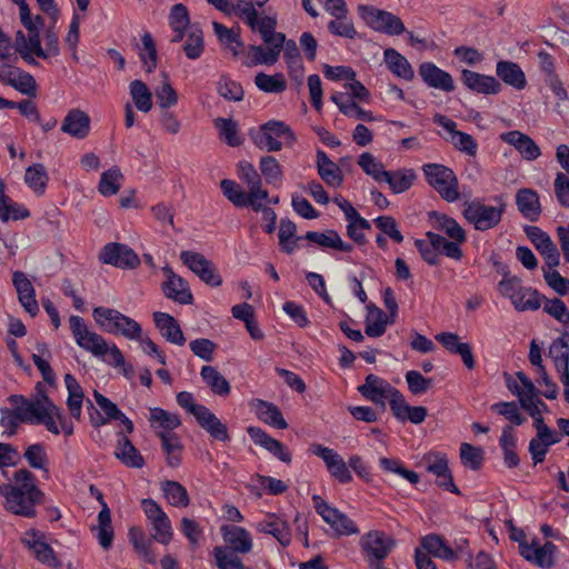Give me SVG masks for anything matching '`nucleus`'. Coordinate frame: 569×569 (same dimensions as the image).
I'll use <instances>...</instances> for the list:
<instances>
[{"label":"nucleus","instance_id":"f3484780","mask_svg":"<svg viewBox=\"0 0 569 569\" xmlns=\"http://www.w3.org/2000/svg\"><path fill=\"white\" fill-rule=\"evenodd\" d=\"M14 50L29 64H37L36 58L46 59L40 33H24L19 30L14 37Z\"/></svg>","mask_w":569,"mask_h":569},{"label":"nucleus","instance_id":"a19ab883","mask_svg":"<svg viewBox=\"0 0 569 569\" xmlns=\"http://www.w3.org/2000/svg\"><path fill=\"white\" fill-rule=\"evenodd\" d=\"M317 164L319 176L327 184L331 187H339L342 183L343 177L341 170L321 150H318L317 152Z\"/></svg>","mask_w":569,"mask_h":569},{"label":"nucleus","instance_id":"c756f323","mask_svg":"<svg viewBox=\"0 0 569 569\" xmlns=\"http://www.w3.org/2000/svg\"><path fill=\"white\" fill-rule=\"evenodd\" d=\"M516 204L519 212L529 221L535 222L540 218L541 204L538 193L529 188L519 189L516 193Z\"/></svg>","mask_w":569,"mask_h":569},{"label":"nucleus","instance_id":"dca6fc26","mask_svg":"<svg viewBox=\"0 0 569 569\" xmlns=\"http://www.w3.org/2000/svg\"><path fill=\"white\" fill-rule=\"evenodd\" d=\"M520 555L529 562L545 569H550L555 566V553L557 547L555 543L547 541L540 546L537 541L531 543L520 542Z\"/></svg>","mask_w":569,"mask_h":569},{"label":"nucleus","instance_id":"e2e57ef3","mask_svg":"<svg viewBox=\"0 0 569 569\" xmlns=\"http://www.w3.org/2000/svg\"><path fill=\"white\" fill-rule=\"evenodd\" d=\"M426 236L429 240L433 242L436 248L439 249L440 253L457 261L462 259L463 252L460 248V244L462 242H459L457 240H448L445 237L435 232H427Z\"/></svg>","mask_w":569,"mask_h":569},{"label":"nucleus","instance_id":"5701e85b","mask_svg":"<svg viewBox=\"0 0 569 569\" xmlns=\"http://www.w3.org/2000/svg\"><path fill=\"white\" fill-rule=\"evenodd\" d=\"M461 80L468 89L477 93L497 94L501 91L500 82L492 76L465 69L461 73Z\"/></svg>","mask_w":569,"mask_h":569},{"label":"nucleus","instance_id":"bb28decb","mask_svg":"<svg viewBox=\"0 0 569 569\" xmlns=\"http://www.w3.org/2000/svg\"><path fill=\"white\" fill-rule=\"evenodd\" d=\"M421 79L431 88L446 92L455 89L452 77L445 70L438 68L432 62H425L419 68Z\"/></svg>","mask_w":569,"mask_h":569},{"label":"nucleus","instance_id":"a211bd4d","mask_svg":"<svg viewBox=\"0 0 569 569\" xmlns=\"http://www.w3.org/2000/svg\"><path fill=\"white\" fill-rule=\"evenodd\" d=\"M163 273L167 278L162 284L164 296L180 305L192 303L193 297L188 282L176 274L171 268H163Z\"/></svg>","mask_w":569,"mask_h":569},{"label":"nucleus","instance_id":"09e8293b","mask_svg":"<svg viewBox=\"0 0 569 569\" xmlns=\"http://www.w3.org/2000/svg\"><path fill=\"white\" fill-rule=\"evenodd\" d=\"M568 333H563L549 347V357L552 359L558 372L569 369Z\"/></svg>","mask_w":569,"mask_h":569},{"label":"nucleus","instance_id":"f03ea898","mask_svg":"<svg viewBox=\"0 0 569 569\" xmlns=\"http://www.w3.org/2000/svg\"><path fill=\"white\" fill-rule=\"evenodd\" d=\"M96 323L106 332L121 335L127 339H139L141 326L120 311L106 307H96L92 311Z\"/></svg>","mask_w":569,"mask_h":569},{"label":"nucleus","instance_id":"052dcab7","mask_svg":"<svg viewBox=\"0 0 569 569\" xmlns=\"http://www.w3.org/2000/svg\"><path fill=\"white\" fill-rule=\"evenodd\" d=\"M9 86L27 96H34L37 91L34 78L19 68H12L9 73Z\"/></svg>","mask_w":569,"mask_h":569},{"label":"nucleus","instance_id":"0e129e2a","mask_svg":"<svg viewBox=\"0 0 569 569\" xmlns=\"http://www.w3.org/2000/svg\"><path fill=\"white\" fill-rule=\"evenodd\" d=\"M254 84L259 90L267 93H280L287 88V83L282 73L267 74L259 72L254 78Z\"/></svg>","mask_w":569,"mask_h":569},{"label":"nucleus","instance_id":"6ab92c4d","mask_svg":"<svg viewBox=\"0 0 569 569\" xmlns=\"http://www.w3.org/2000/svg\"><path fill=\"white\" fill-rule=\"evenodd\" d=\"M395 388L385 379L370 373L366 377L365 383L358 387V391L369 401L386 409V400Z\"/></svg>","mask_w":569,"mask_h":569},{"label":"nucleus","instance_id":"3c124183","mask_svg":"<svg viewBox=\"0 0 569 569\" xmlns=\"http://www.w3.org/2000/svg\"><path fill=\"white\" fill-rule=\"evenodd\" d=\"M161 490L168 502L173 507L186 508L190 503L187 489L179 482L166 480L161 483Z\"/></svg>","mask_w":569,"mask_h":569},{"label":"nucleus","instance_id":"412c9836","mask_svg":"<svg viewBox=\"0 0 569 569\" xmlns=\"http://www.w3.org/2000/svg\"><path fill=\"white\" fill-rule=\"evenodd\" d=\"M268 48L261 46H250L243 56L242 63L246 67H254L260 64H274L283 49L281 44L266 43Z\"/></svg>","mask_w":569,"mask_h":569},{"label":"nucleus","instance_id":"423d86ee","mask_svg":"<svg viewBox=\"0 0 569 569\" xmlns=\"http://www.w3.org/2000/svg\"><path fill=\"white\" fill-rule=\"evenodd\" d=\"M357 11L365 23L375 31L388 36H399L406 31L401 19L391 12L369 4H359Z\"/></svg>","mask_w":569,"mask_h":569},{"label":"nucleus","instance_id":"2f4dec72","mask_svg":"<svg viewBox=\"0 0 569 569\" xmlns=\"http://www.w3.org/2000/svg\"><path fill=\"white\" fill-rule=\"evenodd\" d=\"M436 340L440 342L449 352L459 355L468 369L475 368V359L469 343L460 342L459 337L452 332H441L436 336Z\"/></svg>","mask_w":569,"mask_h":569},{"label":"nucleus","instance_id":"39448f33","mask_svg":"<svg viewBox=\"0 0 569 569\" xmlns=\"http://www.w3.org/2000/svg\"><path fill=\"white\" fill-rule=\"evenodd\" d=\"M422 170L428 183L443 200L455 202L460 198L458 180L451 169L442 164L428 163L423 166Z\"/></svg>","mask_w":569,"mask_h":569},{"label":"nucleus","instance_id":"680f3d73","mask_svg":"<svg viewBox=\"0 0 569 569\" xmlns=\"http://www.w3.org/2000/svg\"><path fill=\"white\" fill-rule=\"evenodd\" d=\"M149 421L152 428H161L166 432H170L181 425V420L178 415L161 408L150 409Z\"/></svg>","mask_w":569,"mask_h":569},{"label":"nucleus","instance_id":"4be33fe9","mask_svg":"<svg viewBox=\"0 0 569 569\" xmlns=\"http://www.w3.org/2000/svg\"><path fill=\"white\" fill-rule=\"evenodd\" d=\"M221 533L230 552L246 555L252 550V537L247 529L238 526H222Z\"/></svg>","mask_w":569,"mask_h":569},{"label":"nucleus","instance_id":"69168bd1","mask_svg":"<svg viewBox=\"0 0 569 569\" xmlns=\"http://www.w3.org/2000/svg\"><path fill=\"white\" fill-rule=\"evenodd\" d=\"M139 57L147 72H152L157 67V49L150 33L141 37V46L139 47Z\"/></svg>","mask_w":569,"mask_h":569},{"label":"nucleus","instance_id":"ea45409f","mask_svg":"<svg viewBox=\"0 0 569 569\" xmlns=\"http://www.w3.org/2000/svg\"><path fill=\"white\" fill-rule=\"evenodd\" d=\"M417 179V174L412 169H399L387 171L382 182L388 183L390 190L398 194L409 190Z\"/></svg>","mask_w":569,"mask_h":569},{"label":"nucleus","instance_id":"c9c22d12","mask_svg":"<svg viewBox=\"0 0 569 569\" xmlns=\"http://www.w3.org/2000/svg\"><path fill=\"white\" fill-rule=\"evenodd\" d=\"M252 408L257 417L264 423L276 427L278 429H287L288 423L284 420L280 409L272 402H268L261 399L252 401Z\"/></svg>","mask_w":569,"mask_h":569},{"label":"nucleus","instance_id":"f257e3e1","mask_svg":"<svg viewBox=\"0 0 569 569\" xmlns=\"http://www.w3.org/2000/svg\"><path fill=\"white\" fill-rule=\"evenodd\" d=\"M13 479L14 485H0V496L4 498L3 508L20 517H36V507L43 503L44 493L36 486L34 476L27 469H20Z\"/></svg>","mask_w":569,"mask_h":569},{"label":"nucleus","instance_id":"7c9ffc66","mask_svg":"<svg viewBox=\"0 0 569 569\" xmlns=\"http://www.w3.org/2000/svg\"><path fill=\"white\" fill-rule=\"evenodd\" d=\"M153 321L167 341L178 346L184 345L186 338L183 332L178 321L171 315L157 311L153 313Z\"/></svg>","mask_w":569,"mask_h":569},{"label":"nucleus","instance_id":"9b49d317","mask_svg":"<svg viewBox=\"0 0 569 569\" xmlns=\"http://www.w3.org/2000/svg\"><path fill=\"white\" fill-rule=\"evenodd\" d=\"M12 405H19L20 418L22 422L40 423L48 413L57 415V406L47 395H41L36 400H28L22 396H11Z\"/></svg>","mask_w":569,"mask_h":569},{"label":"nucleus","instance_id":"6e6552de","mask_svg":"<svg viewBox=\"0 0 569 569\" xmlns=\"http://www.w3.org/2000/svg\"><path fill=\"white\" fill-rule=\"evenodd\" d=\"M69 326L77 345L96 357L106 356L108 343L99 333L91 331L79 316L69 318Z\"/></svg>","mask_w":569,"mask_h":569},{"label":"nucleus","instance_id":"e433bc0d","mask_svg":"<svg viewBox=\"0 0 569 569\" xmlns=\"http://www.w3.org/2000/svg\"><path fill=\"white\" fill-rule=\"evenodd\" d=\"M497 76L508 86L522 90L527 86L525 72L512 61H499L496 66Z\"/></svg>","mask_w":569,"mask_h":569},{"label":"nucleus","instance_id":"20e7f679","mask_svg":"<svg viewBox=\"0 0 569 569\" xmlns=\"http://www.w3.org/2000/svg\"><path fill=\"white\" fill-rule=\"evenodd\" d=\"M223 196L236 207H251L253 211L262 212L263 219H270V224L264 227L268 233H272L276 228L277 214L273 209L263 206V203L251 198L249 192H244L242 188L233 180L223 179L220 182Z\"/></svg>","mask_w":569,"mask_h":569},{"label":"nucleus","instance_id":"393cba45","mask_svg":"<svg viewBox=\"0 0 569 569\" xmlns=\"http://www.w3.org/2000/svg\"><path fill=\"white\" fill-rule=\"evenodd\" d=\"M259 134H262L264 142H277L278 140L290 142L296 140L291 129L284 122L277 120L268 121L258 129L250 130L251 139H258Z\"/></svg>","mask_w":569,"mask_h":569},{"label":"nucleus","instance_id":"4d7b16f0","mask_svg":"<svg viewBox=\"0 0 569 569\" xmlns=\"http://www.w3.org/2000/svg\"><path fill=\"white\" fill-rule=\"evenodd\" d=\"M212 26L219 41L230 50L233 56H238L243 47L239 32L218 22H213Z\"/></svg>","mask_w":569,"mask_h":569},{"label":"nucleus","instance_id":"58836bf2","mask_svg":"<svg viewBox=\"0 0 569 569\" xmlns=\"http://www.w3.org/2000/svg\"><path fill=\"white\" fill-rule=\"evenodd\" d=\"M64 383L68 390L67 407L71 417L76 420H80L84 399L83 389L71 373L64 376Z\"/></svg>","mask_w":569,"mask_h":569},{"label":"nucleus","instance_id":"ddd939ff","mask_svg":"<svg viewBox=\"0 0 569 569\" xmlns=\"http://www.w3.org/2000/svg\"><path fill=\"white\" fill-rule=\"evenodd\" d=\"M244 14V22L251 28L252 31H258L264 43L281 44L284 43V34L276 32L277 20L271 16L258 17L254 7H248L242 12Z\"/></svg>","mask_w":569,"mask_h":569},{"label":"nucleus","instance_id":"2eb2a0df","mask_svg":"<svg viewBox=\"0 0 569 569\" xmlns=\"http://www.w3.org/2000/svg\"><path fill=\"white\" fill-rule=\"evenodd\" d=\"M310 450L313 455L323 460L330 475L339 482L348 483L352 480V476L347 463L335 450L319 443L312 445Z\"/></svg>","mask_w":569,"mask_h":569},{"label":"nucleus","instance_id":"cd10ccee","mask_svg":"<svg viewBox=\"0 0 569 569\" xmlns=\"http://www.w3.org/2000/svg\"><path fill=\"white\" fill-rule=\"evenodd\" d=\"M238 174L239 178L246 182L248 192L251 194V198H254L261 203L268 200L269 192L262 188L261 178L251 163L246 161L240 162L238 167Z\"/></svg>","mask_w":569,"mask_h":569},{"label":"nucleus","instance_id":"0eeeda50","mask_svg":"<svg viewBox=\"0 0 569 569\" xmlns=\"http://www.w3.org/2000/svg\"><path fill=\"white\" fill-rule=\"evenodd\" d=\"M368 566L381 563L396 547V540L385 531L370 530L359 541Z\"/></svg>","mask_w":569,"mask_h":569},{"label":"nucleus","instance_id":"473e14b6","mask_svg":"<svg viewBox=\"0 0 569 569\" xmlns=\"http://www.w3.org/2000/svg\"><path fill=\"white\" fill-rule=\"evenodd\" d=\"M61 130L74 139H83L90 131V117L79 109H72L66 116Z\"/></svg>","mask_w":569,"mask_h":569},{"label":"nucleus","instance_id":"f8f14e48","mask_svg":"<svg viewBox=\"0 0 569 569\" xmlns=\"http://www.w3.org/2000/svg\"><path fill=\"white\" fill-rule=\"evenodd\" d=\"M180 260L194 274H197L204 283L211 287H219L222 278L212 261L207 259L202 253L186 250L180 253Z\"/></svg>","mask_w":569,"mask_h":569},{"label":"nucleus","instance_id":"aec40b11","mask_svg":"<svg viewBox=\"0 0 569 569\" xmlns=\"http://www.w3.org/2000/svg\"><path fill=\"white\" fill-rule=\"evenodd\" d=\"M256 529L259 532L273 536L283 547L291 542V530L288 522L276 513H268L256 523Z\"/></svg>","mask_w":569,"mask_h":569},{"label":"nucleus","instance_id":"b1692460","mask_svg":"<svg viewBox=\"0 0 569 569\" xmlns=\"http://www.w3.org/2000/svg\"><path fill=\"white\" fill-rule=\"evenodd\" d=\"M12 283L17 290L18 299L24 310L31 316H36L39 311V306L36 300V291L26 273L22 271H14L12 274Z\"/></svg>","mask_w":569,"mask_h":569},{"label":"nucleus","instance_id":"8fccbe9b","mask_svg":"<svg viewBox=\"0 0 569 569\" xmlns=\"http://www.w3.org/2000/svg\"><path fill=\"white\" fill-rule=\"evenodd\" d=\"M124 177L120 169L118 167H112L111 169L102 172L98 190L103 197L114 196L119 192Z\"/></svg>","mask_w":569,"mask_h":569},{"label":"nucleus","instance_id":"49530a36","mask_svg":"<svg viewBox=\"0 0 569 569\" xmlns=\"http://www.w3.org/2000/svg\"><path fill=\"white\" fill-rule=\"evenodd\" d=\"M169 26L174 32L172 41H181L186 34V31H188L189 27L192 26L189 21L188 10L183 4L178 3L172 7L169 14Z\"/></svg>","mask_w":569,"mask_h":569},{"label":"nucleus","instance_id":"9d476101","mask_svg":"<svg viewBox=\"0 0 569 569\" xmlns=\"http://www.w3.org/2000/svg\"><path fill=\"white\" fill-rule=\"evenodd\" d=\"M141 507L153 530L152 539L162 545H168L173 535L169 517L160 505L152 499H142Z\"/></svg>","mask_w":569,"mask_h":569},{"label":"nucleus","instance_id":"f704fd0d","mask_svg":"<svg viewBox=\"0 0 569 569\" xmlns=\"http://www.w3.org/2000/svg\"><path fill=\"white\" fill-rule=\"evenodd\" d=\"M118 442L114 450V456L126 467L129 468H142L144 466V459L139 450L132 445L128 437L121 432L118 433Z\"/></svg>","mask_w":569,"mask_h":569},{"label":"nucleus","instance_id":"4c0bfd02","mask_svg":"<svg viewBox=\"0 0 569 569\" xmlns=\"http://www.w3.org/2000/svg\"><path fill=\"white\" fill-rule=\"evenodd\" d=\"M383 61L388 69L397 77L410 81L415 77L413 69L406 57L392 48L383 51Z\"/></svg>","mask_w":569,"mask_h":569},{"label":"nucleus","instance_id":"c03bdc74","mask_svg":"<svg viewBox=\"0 0 569 569\" xmlns=\"http://www.w3.org/2000/svg\"><path fill=\"white\" fill-rule=\"evenodd\" d=\"M200 376L211 391L218 396L226 397L230 393L229 381L212 366H203Z\"/></svg>","mask_w":569,"mask_h":569},{"label":"nucleus","instance_id":"bf43d9fd","mask_svg":"<svg viewBox=\"0 0 569 569\" xmlns=\"http://www.w3.org/2000/svg\"><path fill=\"white\" fill-rule=\"evenodd\" d=\"M4 189V182L0 178V220L8 221L9 219L18 220L27 218L29 212L13 203L11 199L6 196Z\"/></svg>","mask_w":569,"mask_h":569},{"label":"nucleus","instance_id":"7ed1b4c3","mask_svg":"<svg viewBox=\"0 0 569 569\" xmlns=\"http://www.w3.org/2000/svg\"><path fill=\"white\" fill-rule=\"evenodd\" d=\"M505 210L506 203L502 201L498 206H489L480 199H473L463 203L462 214L476 230L487 231L501 222Z\"/></svg>","mask_w":569,"mask_h":569},{"label":"nucleus","instance_id":"774afa93","mask_svg":"<svg viewBox=\"0 0 569 569\" xmlns=\"http://www.w3.org/2000/svg\"><path fill=\"white\" fill-rule=\"evenodd\" d=\"M48 179L42 164H33L26 170L24 182L39 196L44 193Z\"/></svg>","mask_w":569,"mask_h":569},{"label":"nucleus","instance_id":"72a5a7b5","mask_svg":"<svg viewBox=\"0 0 569 569\" xmlns=\"http://www.w3.org/2000/svg\"><path fill=\"white\" fill-rule=\"evenodd\" d=\"M200 413L196 417L199 426L204 429L213 439L218 441H229L230 436L228 432V427L223 423L213 412H211L207 407L204 409H199Z\"/></svg>","mask_w":569,"mask_h":569},{"label":"nucleus","instance_id":"37998d69","mask_svg":"<svg viewBox=\"0 0 569 569\" xmlns=\"http://www.w3.org/2000/svg\"><path fill=\"white\" fill-rule=\"evenodd\" d=\"M430 217L436 229L446 233L451 240L466 242V231L453 218L438 212H432Z\"/></svg>","mask_w":569,"mask_h":569},{"label":"nucleus","instance_id":"a18cd8bd","mask_svg":"<svg viewBox=\"0 0 569 569\" xmlns=\"http://www.w3.org/2000/svg\"><path fill=\"white\" fill-rule=\"evenodd\" d=\"M367 310H368V313L366 317V327H365L366 335L369 337H372V338L381 337L386 332V329H387V325H388L387 316L380 308H378L373 305L367 306Z\"/></svg>","mask_w":569,"mask_h":569},{"label":"nucleus","instance_id":"864d4df0","mask_svg":"<svg viewBox=\"0 0 569 569\" xmlns=\"http://www.w3.org/2000/svg\"><path fill=\"white\" fill-rule=\"evenodd\" d=\"M99 545L103 549H109L113 541V529L111 526V513L107 506L103 503V508H101L98 515V535H97Z\"/></svg>","mask_w":569,"mask_h":569},{"label":"nucleus","instance_id":"1a4fd4ad","mask_svg":"<svg viewBox=\"0 0 569 569\" xmlns=\"http://www.w3.org/2000/svg\"><path fill=\"white\" fill-rule=\"evenodd\" d=\"M316 511L338 536H351L359 532L356 523L337 508L329 506L320 496L312 497Z\"/></svg>","mask_w":569,"mask_h":569},{"label":"nucleus","instance_id":"de8ad7c7","mask_svg":"<svg viewBox=\"0 0 569 569\" xmlns=\"http://www.w3.org/2000/svg\"><path fill=\"white\" fill-rule=\"evenodd\" d=\"M499 445L503 451L505 465L509 468L518 467L520 459L515 450L516 445H517V439L515 437V431L511 426H506L502 429V433L499 439Z\"/></svg>","mask_w":569,"mask_h":569},{"label":"nucleus","instance_id":"338daca9","mask_svg":"<svg viewBox=\"0 0 569 569\" xmlns=\"http://www.w3.org/2000/svg\"><path fill=\"white\" fill-rule=\"evenodd\" d=\"M561 437H533L529 442V453L533 460V465L542 462L549 448L552 445L560 442Z\"/></svg>","mask_w":569,"mask_h":569},{"label":"nucleus","instance_id":"5fc2aeb1","mask_svg":"<svg viewBox=\"0 0 569 569\" xmlns=\"http://www.w3.org/2000/svg\"><path fill=\"white\" fill-rule=\"evenodd\" d=\"M128 537L137 553L148 562L153 563L156 561V558L151 552V540L146 537L142 529L131 527L128 531Z\"/></svg>","mask_w":569,"mask_h":569},{"label":"nucleus","instance_id":"4468645a","mask_svg":"<svg viewBox=\"0 0 569 569\" xmlns=\"http://www.w3.org/2000/svg\"><path fill=\"white\" fill-rule=\"evenodd\" d=\"M99 259L103 263L121 269H134L140 264L138 254L128 246L118 242L106 244Z\"/></svg>","mask_w":569,"mask_h":569},{"label":"nucleus","instance_id":"79ce46f5","mask_svg":"<svg viewBox=\"0 0 569 569\" xmlns=\"http://www.w3.org/2000/svg\"><path fill=\"white\" fill-rule=\"evenodd\" d=\"M421 546L426 550V555H431L446 561L456 560V551H453V548L449 547L438 535L423 537L421 539Z\"/></svg>","mask_w":569,"mask_h":569},{"label":"nucleus","instance_id":"c85d7f7f","mask_svg":"<svg viewBox=\"0 0 569 569\" xmlns=\"http://www.w3.org/2000/svg\"><path fill=\"white\" fill-rule=\"evenodd\" d=\"M427 470L438 478V486L451 491L452 493H459V489L453 482L452 475L449 470L448 459L445 455H430L428 458Z\"/></svg>","mask_w":569,"mask_h":569},{"label":"nucleus","instance_id":"13d9d810","mask_svg":"<svg viewBox=\"0 0 569 569\" xmlns=\"http://www.w3.org/2000/svg\"><path fill=\"white\" fill-rule=\"evenodd\" d=\"M297 227L289 219H282L279 226V244L286 253L290 254L297 248L298 241L302 239V237L296 236Z\"/></svg>","mask_w":569,"mask_h":569},{"label":"nucleus","instance_id":"6e6d98bb","mask_svg":"<svg viewBox=\"0 0 569 569\" xmlns=\"http://www.w3.org/2000/svg\"><path fill=\"white\" fill-rule=\"evenodd\" d=\"M542 297L539 292L529 287H521L512 306L518 311L538 310L541 307Z\"/></svg>","mask_w":569,"mask_h":569},{"label":"nucleus","instance_id":"603ef678","mask_svg":"<svg viewBox=\"0 0 569 569\" xmlns=\"http://www.w3.org/2000/svg\"><path fill=\"white\" fill-rule=\"evenodd\" d=\"M129 90L136 108L141 112H149L152 108V93L147 84L141 80H133Z\"/></svg>","mask_w":569,"mask_h":569},{"label":"nucleus","instance_id":"a878e982","mask_svg":"<svg viewBox=\"0 0 569 569\" xmlns=\"http://www.w3.org/2000/svg\"><path fill=\"white\" fill-rule=\"evenodd\" d=\"M247 431L256 445L263 447L266 450L286 463L291 461L290 451L279 440L270 437L266 431L258 427H249Z\"/></svg>","mask_w":569,"mask_h":569}]
</instances>
